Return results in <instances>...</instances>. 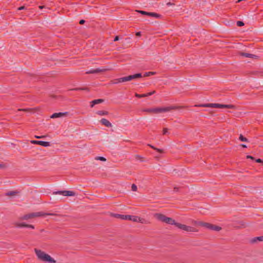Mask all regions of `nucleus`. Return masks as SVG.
Wrapping results in <instances>:
<instances>
[{"label":"nucleus","mask_w":263,"mask_h":263,"mask_svg":"<svg viewBox=\"0 0 263 263\" xmlns=\"http://www.w3.org/2000/svg\"><path fill=\"white\" fill-rule=\"evenodd\" d=\"M154 217L160 221L172 225H175L178 229L186 232H196L198 231V230L194 227L176 222L173 218L166 217L165 215L161 213H155L154 214Z\"/></svg>","instance_id":"f257e3e1"},{"label":"nucleus","mask_w":263,"mask_h":263,"mask_svg":"<svg viewBox=\"0 0 263 263\" xmlns=\"http://www.w3.org/2000/svg\"><path fill=\"white\" fill-rule=\"evenodd\" d=\"M179 107L175 106H171L164 107H154L144 108L142 110L143 112H146L149 114H160L169 111L173 109H176Z\"/></svg>","instance_id":"f03ea898"},{"label":"nucleus","mask_w":263,"mask_h":263,"mask_svg":"<svg viewBox=\"0 0 263 263\" xmlns=\"http://www.w3.org/2000/svg\"><path fill=\"white\" fill-rule=\"evenodd\" d=\"M34 252L37 258L44 262H48L49 263H55L56 261L52 258L49 255L46 254L44 251L39 250L37 249H34Z\"/></svg>","instance_id":"7ed1b4c3"},{"label":"nucleus","mask_w":263,"mask_h":263,"mask_svg":"<svg viewBox=\"0 0 263 263\" xmlns=\"http://www.w3.org/2000/svg\"><path fill=\"white\" fill-rule=\"evenodd\" d=\"M56 214L53 213H47L42 212L32 213L28 214H26L21 218L22 220H28L36 217L45 216L46 215H55Z\"/></svg>","instance_id":"20e7f679"},{"label":"nucleus","mask_w":263,"mask_h":263,"mask_svg":"<svg viewBox=\"0 0 263 263\" xmlns=\"http://www.w3.org/2000/svg\"><path fill=\"white\" fill-rule=\"evenodd\" d=\"M195 106L203 107H213L219 108H233L234 106L232 105H224L218 103H209V104H202L200 105H196Z\"/></svg>","instance_id":"39448f33"},{"label":"nucleus","mask_w":263,"mask_h":263,"mask_svg":"<svg viewBox=\"0 0 263 263\" xmlns=\"http://www.w3.org/2000/svg\"><path fill=\"white\" fill-rule=\"evenodd\" d=\"M142 77V74L141 73H136L133 75H129L127 77H124L122 78H119V81L118 82H121V83L129 81L134 79L140 78Z\"/></svg>","instance_id":"423d86ee"},{"label":"nucleus","mask_w":263,"mask_h":263,"mask_svg":"<svg viewBox=\"0 0 263 263\" xmlns=\"http://www.w3.org/2000/svg\"><path fill=\"white\" fill-rule=\"evenodd\" d=\"M53 194H59L64 196H74L76 195V193L71 191H59L54 192Z\"/></svg>","instance_id":"0eeeda50"},{"label":"nucleus","mask_w":263,"mask_h":263,"mask_svg":"<svg viewBox=\"0 0 263 263\" xmlns=\"http://www.w3.org/2000/svg\"><path fill=\"white\" fill-rule=\"evenodd\" d=\"M203 227L208 229L214 230L215 231H219L221 229V228L219 226H215L207 222L204 223Z\"/></svg>","instance_id":"6e6552de"},{"label":"nucleus","mask_w":263,"mask_h":263,"mask_svg":"<svg viewBox=\"0 0 263 263\" xmlns=\"http://www.w3.org/2000/svg\"><path fill=\"white\" fill-rule=\"evenodd\" d=\"M31 143L34 144H38L44 147H48L50 146V143L49 142L46 141H37V140H31Z\"/></svg>","instance_id":"1a4fd4ad"},{"label":"nucleus","mask_w":263,"mask_h":263,"mask_svg":"<svg viewBox=\"0 0 263 263\" xmlns=\"http://www.w3.org/2000/svg\"><path fill=\"white\" fill-rule=\"evenodd\" d=\"M124 217L125 218V220L132 221L134 222L138 221V216H137L127 215L126 216H124Z\"/></svg>","instance_id":"9d476101"},{"label":"nucleus","mask_w":263,"mask_h":263,"mask_svg":"<svg viewBox=\"0 0 263 263\" xmlns=\"http://www.w3.org/2000/svg\"><path fill=\"white\" fill-rule=\"evenodd\" d=\"M68 112H55L52 114L51 116V118H59L63 116H65L67 115H68Z\"/></svg>","instance_id":"9b49d317"},{"label":"nucleus","mask_w":263,"mask_h":263,"mask_svg":"<svg viewBox=\"0 0 263 263\" xmlns=\"http://www.w3.org/2000/svg\"><path fill=\"white\" fill-rule=\"evenodd\" d=\"M100 122L102 124L105 125L107 127H111L112 125L111 123L106 119L103 118L100 120Z\"/></svg>","instance_id":"f8f14e48"},{"label":"nucleus","mask_w":263,"mask_h":263,"mask_svg":"<svg viewBox=\"0 0 263 263\" xmlns=\"http://www.w3.org/2000/svg\"><path fill=\"white\" fill-rule=\"evenodd\" d=\"M106 70L105 69L97 68L96 69L90 70L86 72V73H97L101 72H103Z\"/></svg>","instance_id":"ddd939ff"},{"label":"nucleus","mask_w":263,"mask_h":263,"mask_svg":"<svg viewBox=\"0 0 263 263\" xmlns=\"http://www.w3.org/2000/svg\"><path fill=\"white\" fill-rule=\"evenodd\" d=\"M103 102L104 100L101 99L94 100L91 102L90 107H93L95 105L101 103Z\"/></svg>","instance_id":"4468645a"},{"label":"nucleus","mask_w":263,"mask_h":263,"mask_svg":"<svg viewBox=\"0 0 263 263\" xmlns=\"http://www.w3.org/2000/svg\"><path fill=\"white\" fill-rule=\"evenodd\" d=\"M262 240H263V236H261L256 237L253 238L251 240V242L252 243H255V242H257V241H261Z\"/></svg>","instance_id":"2eb2a0df"},{"label":"nucleus","mask_w":263,"mask_h":263,"mask_svg":"<svg viewBox=\"0 0 263 263\" xmlns=\"http://www.w3.org/2000/svg\"><path fill=\"white\" fill-rule=\"evenodd\" d=\"M148 16H152V17H155L156 18H161L162 16L158 13H155V12H149L148 14Z\"/></svg>","instance_id":"dca6fc26"},{"label":"nucleus","mask_w":263,"mask_h":263,"mask_svg":"<svg viewBox=\"0 0 263 263\" xmlns=\"http://www.w3.org/2000/svg\"><path fill=\"white\" fill-rule=\"evenodd\" d=\"M241 55L247 58H254L256 56L254 54H250L248 53H241Z\"/></svg>","instance_id":"f3484780"},{"label":"nucleus","mask_w":263,"mask_h":263,"mask_svg":"<svg viewBox=\"0 0 263 263\" xmlns=\"http://www.w3.org/2000/svg\"><path fill=\"white\" fill-rule=\"evenodd\" d=\"M137 222L141 223H145V224L149 223V221H148V220H147L145 219H143V218H141L139 217H138V221Z\"/></svg>","instance_id":"a211bd4d"},{"label":"nucleus","mask_w":263,"mask_h":263,"mask_svg":"<svg viewBox=\"0 0 263 263\" xmlns=\"http://www.w3.org/2000/svg\"><path fill=\"white\" fill-rule=\"evenodd\" d=\"M15 226L17 227H27V224H26L24 222L23 223H19V222H16L15 223Z\"/></svg>","instance_id":"6ab92c4d"},{"label":"nucleus","mask_w":263,"mask_h":263,"mask_svg":"<svg viewBox=\"0 0 263 263\" xmlns=\"http://www.w3.org/2000/svg\"><path fill=\"white\" fill-rule=\"evenodd\" d=\"M97 114L100 116H104L108 115V112L107 111L99 110L97 112Z\"/></svg>","instance_id":"aec40b11"},{"label":"nucleus","mask_w":263,"mask_h":263,"mask_svg":"<svg viewBox=\"0 0 263 263\" xmlns=\"http://www.w3.org/2000/svg\"><path fill=\"white\" fill-rule=\"evenodd\" d=\"M148 146H149V147H151V148L156 150L157 152H158L160 153H162L163 152V151L162 149L156 148L155 146H154L153 145H152L151 144H148Z\"/></svg>","instance_id":"412c9836"},{"label":"nucleus","mask_w":263,"mask_h":263,"mask_svg":"<svg viewBox=\"0 0 263 263\" xmlns=\"http://www.w3.org/2000/svg\"><path fill=\"white\" fill-rule=\"evenodd\" d=\"M192 222L194 224L198 225V226H202V227H203V224L204 223V222H202V221H196V220H194Z\"/></svg>","instance_id":"4be33fe9"},{"label":"nucleus","mask_w":263,"mask_h":263,"mask_svg":"<svg viewBox=\"0 0 263 263\" xmlns=\"http://www.w3.org/2000/svg\"><path fill=\"white\" fill-rule=\"evenodd\" d=\"M126 215H127L115 214V217L116 218H120L121 219L125 220V218L123 216Z\"/></svg>","instance_id":"5701e85b"},{"label":"nucleus","mask_w":263,"mask_h":263,"mask_svg":"<svg viewBox=\"0 0 263 263\" xmlns=\"http://www.w3.org/2000/svg\"><path fill=\"white\" fill-rule=\"evenodd\" d=\"M156 73L155 72H153V71H150V72H145L144 74V77H148V76H150L151 75H154Z\"/></svg>","instance_id":"b1692460"},{"label":"nucleus","mask_w":263,"mask_h":263,"mask_svg":"<svg viewBox=\"0 0 263 263\" xmlns=\"http://www.w3.org/2000/svg\"><path fill=\"white\" fill-rule=\"evenodd\" d=\"M239 139L241 141L247 142L248 140L247 138L244 137L242 135H240Z\"/></svg>","instance_id":"393cba45"},{"label":"nucleus","mask_w":263,"mask_h":263,"mask_svg":"<svg viewBox=\"0 0 263 263\" xmlns=\"http://www.w3.org/2000/svg\"><path fill=\"white\" fill-rule=\"evenodd\" d=\"M95 159L97 160H100L102 161H105L106 160L105 158H104L103 157H100V156L96 157L95 158Z\"/></svg>","instance_id":"a878e982"},{"label":"nucleus","mask_w":263,"mask_h":263,"mask_svg":"<svg viewBox=\"0 0 263 263\" xmlns=\"http://www.w3.org/2000/svg\"><path fill=\"white\" fill-rule=\"evenodd\" d=\"M16 194V192L11 191V192H9L8 193H7L6 194V196H13V195H15Z\"/></svg>","instance_id":"bb28decb"},{"label":"nucleus","mask_w":263,"mask_h":263,"mask_svg":"<svg viewBox=\"0 0 263 263\" xmlns=\"http://www.w3.org/2000/svg\"><path fill=\"white\" fill-rule=\"evenodd\" d=\"M146 96L147 95H145V93L142 94V95H140V94H138V93H136L135 94V96L137 98H143V97H146Z\"/></svg>","instance_id":"cd10ccee"},{"label":"nucleus","mask_w":263,"mask_h":263,"mask_svg":"<svg viewBox=\"0 0 263 263\" xmlns=\"http://www.w3.org/2000/svg\"><path fill=\"white\" fill-rule=\"evenodd\" d=\"M137 12H138L139 13L142 14H143V15H148V14L149 12H146V11H141V10H139V11H137Z\"/></svg>","instance_id":"c85d7f7f"},{"label":"nucleus","mask_w":263,"mask_h":263,"mask_svg":"<svg viewBox=\"0 0 263 263\" xmlns=\"http://www.w3.org/2000/svg\"><path fill=\"white\" fill-rule=\"evenodd\" d=\"M236 24L239 27L243 26L244 25V23L242 21H237Z\"/></svg>","instance_id":"c756f323"},{"label":"nucleus","mask_w":263,"mask_h":263,"mask_svg":"<svg viewBox=\"0 0 263 263\" xmlns=\"http://www.w3.org/2000/svg\"><path fill=\"white\" fill-rule=\"evenodd\" d=\"M73 90H88V89L87 88L84 87V88H77L74 89Z\"/></svg>","instance_id":"7c9ffc66"},{"label":"nucleus","mask_w":263,"mask_h":263,"mask_svg":"<svg viewBox=\"0 0 263 263\" xmlns=\"http://www.w3.org/2000/svg\"><path fill=\"white\" fill-rule=\"evenodd\" d=\"M132 190L133 191H136L137 190V187L135 184H133L132 185Z\"/></svg>","instance_id":"2f4dec72"},{"label":"nucleus","mask_w":263,"mask_h":263,"mask_svg":"<svg viewBox=\"0 0 263 263\" xmlns=\"http://www.w3.org/2000/svg\"><path fill=\"white\" fill-rule=\"evenodd\" d=\"M7 167V165L4 163H0V169L6 168Z\"/></svg>","instance_id":"473e14b6"},{"label":"nucleus","mask_w":263,"mask_h":263,"mask_svg":"<svg viewBox=\"0 0 263 263\" xmlns=\"http://www.w3.org/2000/svg\"><path fill=\"white\" fill-rule=\"evenodd\" d=\"M168 133V129L166 128H164L163 129V135H166Z\"/></svg>","instance_id":"72a5a7b5"},{"label":"nucleus","mask_w":263,"mask_h":263,"mask_svg":"<svg viewBox=\"0 0 263 263\" xmlns=\"http://www.w3.org/2000/svg\"><path fill=\"white\" fill-rule=\"evenodd\" d=\"M155 92H156V91L154 90L152 92H150L145 93V95H147L146 97H148V96H151V95L154 94Z\"/></svg>","instance_id":"f704fd0d"},{"label":"nucleus","mask_w":263,"mask_h":263,"mask_svg":"<svg viewBox=\"0 0 263 263\" xmlns=\"http://www.w3.org/2000/svg\"><path fill=\"white\" fill-rule=\"evenodd\" d=\"M155 92H156V91L154 90L152 92H150L145 93V95H147L146 97H148V96H151V95L154 94Z\"/></svg>","instance_id":"c9c22d12"},{"label":"nucleus","mask_w":263,"mask_h":263,"mask_svg":"<svg viewBox=\"0 0 263 263\" xmlns=\"http://www.w3.org/2000/svg\"><path fill=\"white\" fill-rule=\"evenodd\" d=\"M118 81H119V78L115 79L114 80V81H113V83L114 84H117V83H121V82H118Z\"/></svg>","instance_id":"e433bc0d"},{"label":"nucleus","mask_w":263,"mask_h":263,"mask_svg":"<svg viewBox=\"0 0 263 263\" xmlns=\"http://www.w3.org/2000/svg\"><path fill=\"white\" fill-rule=\"evenodd\" d=\"M26 228H31L32 229H34V226L32 225V224H27V227Z\"/></svg>","instance_id":"4c0bfd02"},{"label":"nucleus","mask_w":263,"mask_h":263,"mask_svg":"<svg viewBox=\"0 0 263 263\" xmlns=\"http://www.w3.org/2000/svg\"><path fill=\"white\" fill-rule=\"evenodd\" d=\"M166 5H167V6H174V5H175V4L172 3H171V2H168V3H166Z\"/></svg>","instance_id":"58836bf2"},{"label":"nucleus","mask_w":263,"mask_h":263,"mask_svg":"<svg viewBox=\"0 0 263 263\" xmlns=\"http://www.w3.org/2000/svg\"><path fill=\"white\" fill-rule=\"evenodd\" d=\"M35 137L37 139H40V138H43L44 137H45V136H35Z\"/></svg>","instance_id":"ea45409f"},{"label":"nucleus","mask_w":263,"mask_h":263,"mask_svg":"<svg viewBox=\"0 0 263 263\" xmlns=\"http://www.w3.org/2000/svg\"><path fill=\"white\" fill-rule=\"evenodd\" d=\"M25 9V6H21V7H19V8H18V10H24V9Z\"/></svg>","instance_id":"a19ab883"},{"label":"nucleus","mask_w":263,"mask_h":263,"mask_svg":"<svg viewBox=\"0 0 263 263\" xmlns=\"http://www.w3.org/2000/svg\"><path fill=\"white\" fill-rule=\"evenodd\" d=\"M119 40V36H116L115 37V39H114V41H118Z\"/></svg>","instance_id":"79ce46f5"},{"label":"nucleus","mask_w":263,"mask_h":263,"mask_svg":"<svg viewBox=\"0 0 263 263\" xmlns=\"http://www.w3.org/2000/svg\"><path fill=\"white\" fill-rule=\"evenodd\" d=\"M84 23H85V21L84 20H81L80 21V24L81 25L84 24Z\"/></svg>","instance_id":"37998d69"},{"label":"nucleus","mask_w":263,"mask_h":263,"mask_svg":"<svg viewBox=\"0 0 263 263\" xmlns=\"http://www.w3.org/2000/svg\"><path fill=\"white\" fill-rule=\"evenodd\" d=\"M256 162H258V163H260V162H262V160H261L260 159H257L256 160Z\"/></svg>","instance_id":"c03bdc74"},{"label":"nucleus","mask_w":263,"mask_h":263,"mask_svg":"<svg viewBox=\"0 0 263 263\" xmlns=\"http://www.w3.org/2000/svg\"><path fill=\"white\" fill-rule=\"evenodd\" d=\"M247 158L251 159H252V160H253V159H254V158H253L252 156H249V155L247 156Z\"/></svg>","instance_id":"a18cd8bd"},{"label":"nucleus","mask_w":263,"mask_h":263,"mask_svg":"<svg viewBox=\"0 0 263 263\" xmlns=\"http://www.w3.org/2000/svg\"><path fill=\"white\" fill-rule=\"evenodd\" d=\"M136 35L137 36H140V35H141V33H140V32H137V33H136Z\"/></svg>","instance_id":"49530a36"},{"label":"nucleus","mask_w":263,"mask_h":263,"mask_svg":"<svg viewBox=\"0 0 263 263\" xmlns=\"http://www.w3.org/2000/svg\"><path fill=\"white\" fill-rule=\"evenodd\" d=\"M27 109H18V111H26Z\"/></svg>","instance_id":"de8ad7c7"},{"label":"nucleus","mask_w":263,"mask_h":263,"mask_svg":"<svg viewBox=\"0 0 263 263\" xmlns=\"http://www.w3.org/2000/svg\"><path fill=\"white\" fill-rule=\"evenodd\" d=\"M241 146L243 147L246 148L247 146L245 144H241Z\"/></svg>","instance_id":"09e8293b"},{"label":"nucleus","mask_w":263,"mask_h":263,"mask_svg":"<svg viewBox=\"0 0 263 263\" xmlns=\"http://www.w3.org/2000/svg\"><path fill=\"white\" fill-rule=\"evenodd\" d=\"M43 8H44V6H39V8L41 9H43Z\"/></svg>","instance_id":"8fccbe9b"},{"label":"nucleus","mask_w":263,"mask_h":263,"mask_svg":"<svg viewBox=\"0 0 263 263\" xmlns=\"http://www.w3.org/2000/svg\"><path fill=\"white\" fill-rule=\"evenodd\" d=\"M174 191H176H176H178V188H177V187H174Z\"/></svg>","instance_id":"3c124183"}]
</instances>
